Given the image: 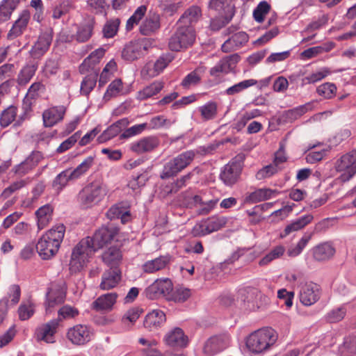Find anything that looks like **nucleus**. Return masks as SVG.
Returning a JSON list of instances; mask_svg holds the SVG:
<instances>
[{
	"label": "nucleus",
	"instance_id": "1",
	"mask_svg": "<svg viewBox=\"0 0 356 356\" xmlns=\"http://www.w3.org/2000/svg\"><path fill=\"white\" fill-rule=\"evenodd\" d=\"M65 232L63 224L54 226L39 238L36 250L42 259H49L58 251Z\"/></svg>",
	"mask_w": 356,
	"mask_h": 356
},
{
	"label": "nucleus",
	"instance_id": "2",
	"mask_svg": "<svg viewBox=\"0 0 356 356\" xmlns=\"http://www.w3.org/2000/svg\"><path fill=\"white\" fill-rule=\"evenodd\" d=\"M278 336L271 327H264L251 333L246 339V346L254 353H261L275 345Z\"/></svg>",
	"mask_w": 356,
	"mask_h": 356
},
{
	"label": "nucleus",
	"instance_id": "3",
	"mask_svg": "<svg viewBox=\"0 0 356 356\" xmlns=\"http://www.w3.org/2000/svg\"><path fill=\"white\" fill-rule=\"evenodd\" d=\"M106 193L105 184L99 180H95L81 189L78 195V200L82 207L91 208L99 203Z\"/></svg>",
	"mask_w": 356,
	"mask_h": 356
},
{
	"label": "nucleus",
	"instance_id": "4",
	"mask_svg": "<svg viewBox=\"0 0 356 356\" xmlns=\"http://www.w3.org/2000/svg\"><path fill=\"white\" fill-rule=\"evenodd\" d=\"M90 237L82 239L73 249L69 266L72 273L80 271L95 252L90 245Z\"/></svg>",
	"mask_w": 356,
	"mask_h": 356
},
{
	"label": "nucleus",
	"instance_id": "5",
	"mask_svg": "<svg viewBox=\"0 0 356 356\" xmlns=\"http://www.w3.org/2000/svg\"><path fill=\"white\" fill-rule=\"evenodd\" d=\"M195 154V151L188 150L170 159L163 165L161 178L165 179L176 176L192 163Z\"/></svg>",
	"mask_w": 356,
	"mask_h": 356
},
{
	"label": "nucleus",
	"instance_id": "6",
	"mask_svg": "<svg viewBox=\"0 0 356 356\" xmlns=\"http://www.w3.org/2000/svg\"><path fill=\"white\" fill-rule=\"evenodd\" d=\"M195 39V31L191 26L177 24V28L169 40L168 46L172 51H180L191 47Z\"/></svg>",
	"mask_w": 356,
	"mask_h": 356
},
{
	"label": "nucleus",
	"instance_id": "7",
	"mask_svg": "<svg viewBox=\"0 0 356 356\" xmlns=\"http://www.w3.org/2000/svg\"><path fill=\"white\" fill-rule=\"evenodd\" d=\"M336 170L341 172V181H349L356 173V149L343 155L335 163Z\"/></svg>",
	"mask_w": 356,
	"mask_h": 356
},
{
	"label": "nucleus",
	"instance_id": "8",
	"mask_svg": "<svg viewBox=\"0 0 356 356\" xmlns=\"http://www.w3.org/2000/svg\"><path fill=\"white\" fill-rule=\"evenodd\" d=\"M227 222L226 217L213 216L196 224L192 233L195 236H205L220 229L225 226Z\"/></svg>",
	"mask_w": 356,
	"mask_h": 356
},
{
	"label": "nucleus",
	"instance_id": "9",
	"mask_svg": "<svg viewBox=\"0 0 356 356\" xmlns=\"http://www.w3.org/2000/svg\"><path fill=\"white\" fill-rule=\"evenodd\" d=\"M152 47V42L147 39L131 42L127 44L122 52L123 58L134 60L144 56Z\"/></svg>",
	"mask_w": 356,
	"mask_h": 356
},
{
	"label": "nucleus",
	"instance_id": "10",
	"mask_svg": "<svg viewBox=\"0 0 356 356\" xmlns=\"http://www.w3.org/2000/svg\"><path fill=\"white\" fill-rule=\"evenodd\" d=\"M236 30V28L235 26H230L225 31V35H230V37L222 44L221 47L222 51L230 52L235 51L248 42L249 38L248 34L243 31L235 33Z\"/></svg>",
	"mask_w": 356,
	"mask_h": 356
},
{
	"label": "nucleus",
	"instance_id": "11",
	"mask_svg": "<svg viewBox=\"0 0 356 356\" xmlns=\"http://www.w3.org/2000/svg\"><path fill=\"white\" fill-rule=\"evenodd\" d=\"M243 170V163L239 161H232L225 165L222 170L220 177L227 186H233L239 179Z\"/></svg>",
	"mask_w": 356,
	"mask_h": 356
},
{
	"label": "nucleus",
	"instance_id": "12",
	"mask_svg": "<svg viewBox=\"0 0 356 356\" xmlns=\"http://www.w3.org/2000/svg\"><path fill=\"white\" fill-rule=\"evenodd\" d=\"M321 289L314 282H306L300 289V301L305 306H311L316 303L321 297Z\"/></svg>",
	"mask_w": 356,
	"mask_h": 356
},
{
	"label": "nucleus",
	"instance_id": "13",
	"mask_svg": "<svg viewBox=\"0 0 356 356\" xmlns=\"http://www.w3.org/2000/svg\"><path fill=\"white\" fill-rule=\"evenodd\" d=\"M173 57L169 54L161 55L154 63H148L143 68L141 74L143 76L154 77L161 73L172 60Z\"/></svg>",
	"mask_w": 356,
	"mask_h": 356
},
{
	"label": "nucleus",
	"instance_id": "14",
	"mask_svg": "<svg viewBox=\"0 0 356 356\" xmlns=\"http://www.w3.org/2000/svg\"><path fill=\"white\" fill-rule=\"evenodd\" d=\"M229 341L227 334L212 337L205 342L203 352L208 356L213 355L228 347Z\"/></svg>",
	"mask_w": 356,
	"mask_h": 356
},
{
	"label": "nucleus",
	"instance_id": "15",
	"mask_svg": "<svg viewBox=\"0 0 356 356\" xmlns=\"http://www.w3.org/2000/svg\"><path fill=\"white\" fill-rule=\"evenodd\" d=\"M146 292L147 296L151 299L159 296L168 299L170 293L172 292V282L168 278L158 279L147 289Z\"/></svg>",
	"mask_w": 356,
	"mask_h": 356
},
{
	"label": "nucleus",
	"instance_id": "16",
	"mask_svg": "<svg viewBox=\"0 0 356 356\" xmlns=\"http://www.w3.org/2000/svg\"><path fill=\"white\" fill-rule=\"evenodd\" d=\"M31 14L28 10H22L18 18L13 22L10 29L7 33V39L13 40L21 36L26 30L30 21Z\"/></svg>",
	"mask_w": 356,
	"mask_h": 356
},
{
	"label": "nucleus",
	"instance_id": "17",
	"mask_svg": "<svg viewBox=\"0 0 356 356\" xmlns=\"http://www.w3.org/2000/svg\"><path fill=\"white\" fill-rule=\"evenodd\" d=\"M66 291L63 286L53 284L47 293L45 309L47 313H51L54 307L62 304L65 298Z\"/></svg>",
	"mask_w": 356,
	"mask_h": 356
},
{
	"label": "nucleus",
	"instance_id": "18",
	"mask_svg": "<svg viewBox=\"0 0 356 356\" xmlns=\"http://www.w3.org/2000/svg\"><path fill=\"white\" fill-rule=\"evenodd\" d=\"M159 145V139L155 136H149L141 138L130 144L129 149L131 152L142 154L154 150Z\"/></svg>",
	"mask_w": 356,
	"mask_h": 356
},
{
	"label": "nucleus",
	"instance_id": "19",
	"mask_svg": "<svg viewBox=\"0 0 356 356\" xmlns=\"http://www.w3.org/2000/svg\"><path fill=\"white\" fill-rule=\"evenodd\" d=\"M58 325V321L54 319L38 327L35 332V337L38 341L54 343V334Z\"/></svg>",
	"mask_w": 356,
	"mask_h": 356
},
{
	"label": "nucleus",
	"instance_id": "20",
	"mask_svg": "<svg viewBox=\"0 0 356 356\" xmlns=\"http://www.w3.org/2000/svg\"><path fill=\"white\" fill-rule=\"evenodd\" d=\"M68 339L75 345H83L90 341L91 334L89 328L83 325H76L71 327L67 334Z\"/></svg>",
	"mask_w": 356,
	"mask_h": 356
},
{
	"label": "nucleus",
	"instance_id": "21",
	"mask_svg": "<svg viewBox=\"0 0 356 356\" xmlns=\"http://www.w3.org/2000/svg\"><path fill=\"white\" fill-rule=\"evenodd\" d=\"M42 159L40 152H33L24 161L15 165L13 171L19 176H24L35 168Z\"/></svg>",
	"mask_w": 356,
	"mask_h": 356
},
{
	"label": "nucleus",
	"instance_id": "22",
	"mask_svg": "<svg viewBox=\"0 0 356 356\" xmlns=\"http://www.w3.org/2000/svg\"><path fill=\"white\" fill-rule=\"evenodd\" d=\"M122 278L121 270L118 268H109L105 270L102 275L99 289L108 291L116 287Z\"/></svg>",
	"mask_w": 356,
	"mask_h": 356
},
{
	"label": "nucleus",
	"instance_id": "23",
	"mask_svg": "<svg viewBox=\"0 0 356 356\" xmlns=\"http://www.w3.org/2000/svg\"><path fill=\"white\" fill-rule=\"evenodd\" d=\"M66 112L64 106L51 107L42 113L43 124L46 127H51L62 121Z\"/></svg>",
	"mask_w": 356,
	"mask_h": 356
},
{
	"label": "nucleus",
	"instance_id": "24",
	"mask_svg": "<svg viewBox=\"0 0 356 356\" xmlns=\"http://www.w3.org/2000/svg\"><path fill=\"white\" fill-rule=\"evenodd\" d=\"M51 40L52 35L50 31L42 33L31 50V56L38 58L44 55L49 49Z\"/></svg>",
	"mask_w": 356,
	"mask_h": 356
},
{
	"label": "nucleus",
	"instance_id": "25",
	"mask_svg": "<svg viewBox=\"0 0 356 356\" xmlns=\"http://www.w3.org/2000/svg\"><path fill=\"white\" fill-rule=\"evenodd\" d=\"M118 298L116 293H108L98 297L92 303V309L97 312H108L113 309Z\"/></svg>",
	"mask_w": 356,
	"mask_h": 356
},
{
	"label": "nucleus",
	"instance_id": "26",
	"mask_svg": "<svg viewBox=\"0 0 356 356\" xmlns=\"http://www.w3.org/2000/svg\"><path fill=\"white\" fill-rule=\"evenodd\" d=\"M113 238V234L111 230L106 227H102L96 231L92 237H90L92 241L90 245L96 252L109 243Z\"/></svg>",
	"mask_w": 356,
	"mask_h": 356
},
{
	"label": "nucleus",
	"instance_id": "27",
	"mask_svg": "<svg viewBox=\"0 0 356 356\" xmlns=\"http://www.w3.org/2000/svg\"><path fill=\"white\" fill-rule=\"evenodd\" d=\"M106 216L111 220L120 218L123 224L131 220L129 207L127 204L123 202L112 206L106 212Z\"/></svg>",
	"mask_w": 356,
	"mask_h": 356
},
{
	"label": "nucleus",
	"instance_id": "28",
	"mask_svg": "<svg viewBox=\"0 0 356 356\" xmlns=\"http://www.w3.org/2000/svg\"><path fill=\"white\" fill-rule=\"evenodd\" d=\"M238 56L232 55L220 60L214 67L210 70V74L213 76H219L220 73L227 74L229 72L238 62Z\"/></svg>",
	"mask_w": 356,
	"mask_h": 356
},
{
	"label": "nucleus",
	"instance_id": "29",
	"mask_svg": "<svg viewBox=\"0 0 356 356\" xmlns=\"http://www.w3.org/2000/svg\"><path fill=\"white\" fill-rule=\"evenodd\" d=\"M165 343L172 347H185L188 343V337L179 327L170 330L165 336Z\"/></svg>",
	"mask_w": 356,
	"mask_h": 356
},
{
	"label": "nucleus",
	"instance_id": "30",
	"mask_svg": "<svg viewBox=\"0 0 356 356\" xmlns=\"http://www.w3.org/2000/svg\"><path fill=\"white\" fill-rule=\"evenodd\" d=\"M129 124L127 118H122L108 127L97 138L99 143H105L116 136Z\"/></svg>",
	"mask_w": 356,
	"mask_h": 356
},
{
	"label": "nucleus",
	"instance_id": "31",
	"mask_svg": "<svg viewBox=\"0 0 356 356\" xmlns=\"http://www.w3.org/2000/svg\"><path fill=\"white\" fill-rule=\"evenodd\" d=\"M166 321L165 313L160 309H154L149 312L144 320V326L152 330L157 329Z\"/></svg>",
	"mask_w": 356,
	"mask_h": 356
},
{
	"label": "nucleus",
	"instance_id": "32",
	"mask_svg": "<svg viewBox=\"0 0 356 356\" xmlns=\"http://www.w3.org/2000/svg\"><path fill=\"white\" fill-rule=\"evenodd\" d=\"M314 219L311 214L304 215L293 221L286 226L284 232L281 233L280 237L284 238L294 232L302 229L309 225Z\"/></svg>",
	"mask_w": 356,
	"mask_h": 356
},
{
	"label": "nucleus",
	"instance_id": "33",
	"mask_svg": "<svg viewBox=\"0 0 356 356\" xmlns=\"http://www.w3.org/2000/svg\"><path fill=\"white\" fill-rule=\"evenodd\" d=\"M277 191L270 188H259L252 193H247L245 197V203H257L275 197Z\"/></svg>",
	"mask_w": 356,
	"mask_h": 356
},
{
	"label": "nucleus",
	"instance_id": "34",
	"mask_svg": "<svg viewBox=\"0 0 356 356\" xmlns=\"http://www.w3.org/2000/svg\"><path fill=\"white\" fill-rule=\"evenodd\" d=\"M335 248L329 242L322 243L312 249L313 257L316 261H325L334 256Z\"/></svg>",
	"mask_w": 356,
	"mask_h": 356
},
{
	"label": "nucleus",
	"instance_id": "35",
	"mask_svg": "<svg viewBox=\"0 0 356 356\" xmlns=\"http://www.w3.org/2000/svg\"><path fill=\"white\" fill-rule=\"evenodd\" d=\"M168 256H161L152 260L147 261L143 265V270L146 273H154L164 269L170 263Z\"/></svg>",
	"mask_w": 356,
	"mask_h": 356
},
{
	"label": "nucleus",
	"instance_id": "36",
	"mask_svg": "<svg viewBox=\"0 0 356 356\" xmlns=\"http://www.w3.org/2000/svg\"><path fill=\"white\" fill-rule=\"evenodd\" d=\"M202 16V11L200 7L193 6L188 8L181 16L177 24L182 26H191L196 23Z\"/></svg>",
	"mask_w": 356,
	"mask_h": 356
},
{
	"label": "nucleus",
	"instance_id": "37",
	"mask_svg": "<svg viewBox=\"0 0 356 356\" xmlns=\"http://www.w3.org/2000/svg\"><path fill=\"white\" fill-rule=\"evenodd\" d=\"M53 207L50 204H45L35 211L37 226L39 230L48 225L52 219Z\"/></svg>",
	"mask_w": 356,
	"mask_h": 356
},
{
	"label": "nucleus",
	"instance_id": "38",
	"mask_svg": "<svg viewBox=\"0 0 356 356\" xmlns=\"http://www.w3.org/2000/svg\"><path fill=\"white\" fill-rule=\"evenodd\" d=\"M102 258L104 264L110 268H115L120 264L122 255L120 249L110 248L102 254Z\"/></svg>",
	"mask_w": 356,
	"mask_h": 356
},
{
	"label": "nucleus",
	"instance_id": "39",
	"mask_svg": "<svg viewBox=\"0 0 356 356\" xmlns=\"http://www.w3.org/2000/svg\"><path fill=\"white\" fill-rule=\"evenodd\" d=\"M160 16L153 13L145 19L140 26V32L144 35H149L160 28Z\"/></svg>",
	"mask_w": 356,
	"mask_h": 356
},
{
	"label": "nucleus",
	"instance_id": "40",
	"mask_svg": "<svg viewBox=\"0 0 356 356\" xmlns=\"http://www.w3.org/2000/svg\"><path fill=\"white\" fill-rule=\"evenodd\" d=\"M38 70V65L27 63L19 72L16 81L19 86H25L30 82Z\"/></svg>",
	"mask_w": 356,
	"mask_h": 356
},
{
	"label": "nucleus",
	"instance_id": "41",
	"mask_svg": "<svg viewBox=\"0 0 356 356\" xmlns=\"http://www.w3.org/2000/svg\"><path fill=\"white\" fill-rule=\"evenodd\" d=\"M209 8L215 10L221 14H225L229 16L227 19V23L234 15V6L231 3V0H211L209 2Z\"/></svg>",
	"mask_w": 356,
	"mask_h": 356
},
{
	"label": "nucleus",
	"instance_id": "42",
	"mask_svg": "<svg viewBox=\"0 0 356 356\" xmlns=\"http://www.w3.org/2000/svg\"><path fill=\"white\" fill-rule=\"evenodd\" d=\"M19 0H2L0 3V24L8 21L17 7Z\"/></svg>",
	"mask_w": 356,
	"mask_h": 356
},
{
	"label": "nucleus",
	"instance_id": "43",
	"mask_svg": "<svg viewBox=\"0 0 356 356\" xmlns=\"http://www.w3.org/2000/svg\"><path fill=\"white\" fill-rule=\"evenodd\" d=\"M105 50L103 48H99L92 51L83 62L79 67L81 73H85L89 69L92 68L93 65L98 63L100 59L104 56Z\"/></svg>",
	"mask_w": 356,
	"mask_h": 356
},
{
	"label": "nucleus",
	"instance_id": "44",
	"mask_svg": "<svg viewBox=\"0 0 356 356\" xmlns=\"http://www.w3.org/2000/svg\"><path fill=\"white\" fill-rule=\"evenodd\" d=\"M259 295V291L254 287H245L238 290V298L241 301L248 303H252V306H248L250 309H255V302Z\"/></svg>",
	"mask_w": 356,
	"mask_h": 356
},
{
	"label": "nucleus",
	"instance_id": "45",
	"mask_svg": "<svg viewBox=\"0 0 356 356\" xmlns=\"http://www.w3.org/2000/svg\"><path fill=\"white\" fill-rule=\"evenodd\" d=\"M95 22L90 19L83 24L79 26L75 34V39L79 42L88 41L92 35Z\"/></svg>",
	"mask_w": 356,
	"mask_h": 356
},
{
	"label": "nucleus",
	"instance_id": "46",
	"mask_svg": "<svg viewBox=\"0 0 356 356\" xmlns=\"http://www.w3.org/2000/svg\"><path fill=\"white\" fill-rule=\"evenodd\" d=\"M73 9L74 5L71 0H60L52 8V17L54 19H60Z\"/></svg>",
	"mask_w": 356,
	"mask_h": 356
},
{
	"label": "nucleus",
	"instance_id": "47",
	"mask_svg": "<svg viewBox=\"0 0 356 356\" xmlns=\"http://www.w3.org/2000/svg\"><path fill=\"white\" fill-rule=\"evenodd\" d=\"M193 201L197 207V212L199 215H207L209 213L216 207L218 202L217 199L203 201L202 198L199 195H195Z\"/></svg>",
	"mask_w": 356,
	"mask_h": 356
},
{
	"label": "nucleus",
	"instance_id": "48",
	"mask_svg": "<svg viewBox=\"0 0 356 356\" xmlns=\"http://www.w3.org/2000/svg\"><path fill=\"white\" fill-rule=\"evenodd\" d=\"M94 160V156H88L73 170L70 169V175L72 177V179L74 180H76L79 179L83 175H85L88 171V170L93 165Z\"/></svg>",
	"mask_w": 356,
	"mask_h": 356
},
{
	"label": "nucleus",
	"instance_id": "49",
	"mask_svg": "<svg viewBox=\"0 0 356 356\" xmlns=\"http://www.w3.org/2000/svg\"><path fill=\"white\" fill-rule=\"evenodd\" d=\"M163 88V83L161 81H154L150 85L146 86L140 90L137 94V98L139 100H145L156 94H158Z\"/></svg>",
	"mask_w": 356,
	"mask_h": 356
},
{
	"label": "nucleus",
	"instance_id": "50",
	"mask_svg": "<svg viewBox=\"0 0 356 356\" xmlns=\"http://www.w3.org/2000/svg\"><path fill=\"white\" fill-rule=\"evenodd\" d=\"M198 111L204 121H209L216 118L218 114V105L215 102H209L200 106Z\"/></svg>",
	"mask_w": 356,
	"mask_h": 356
},
{
	"label": "nucleus",
	"instance_id": "51",
	"mask_svg": "<svg viewBox=\"0 0 356 356\" xmlns=\"http://www.w3.org/2000/svg\"><path fill=\"white\" fill-rule=\"evenodd\" d=\"M74 180L70 175V169L65 170L59 173L52 182V187L58 193H60L70 181Z\"/></svg>",
	"mask_w": 356,
	"mask_h": 356
},
{
	"label": "nucleus",
	"instance_id": "52",
	"mask_svg": "<svg viewBox=\"0 0 356 356\" xmlns=\"http://www.w3.org/2000/svg\"><path fill=\"white\" fill-rule=\"evenodd\" d=\"M205 71L206 68L204 67H197L194 71L185 76L181 82V86L185 88H188L191 86L197 84Z\"/></svg>",
	"mask_w": 356,
	"mask_h": 356
},
{
	"label": "nucleus",
	"instance_id": "53",
	"mask_svg": "<svg viewBox=\"0 0 356 356\" xmlns=\"http://www.w3.org/2000/svg\"><path fill=\"white\" fill-rule=\"evenodd\" d=\"M17 108L10 106L4 109L0 115V126L3 128L9 126L16 118Z\"/></svg>",
	"mask_w": 356,
	"mask_h": 356
},
{
	"label": "nucleus",
	"instance_id": "54",
	"mask_svg": "<svg viewBox=\"0 0 356 356\" xmlns=\"http://www.w3.org/2000/svg\"><path fill=\"white\" fill-rule=\"evenodd\" d=\"M334 45L333 44H325L323 46H316L310 47L305 51H303L300 56L304 59H310L314 58L323 52H328L332 48Z\"/></svg>",
	"mask_w": 356,
	"mask_h": 356
},
{
	"label": "nucleus",
	"instance_id": "55",
	"mask_svg": "<svg viewBox=\"0 0 356 356\" xmlns=\"http://www.w3.org/2000/svg\"><path fill=\"white\" fill-rule=\"evenodd\" d=\"M313 102H308L304 105H301L293 109L289 110L286 111L285 116L288 120L291 121L294 120L307 111H312L313 109Z\"/></svg>",
	"mask_w": 356,
	"mask_h": 356
},
{
	"label": "nucleus",
	"instance_id": "56",
	"mask_svg": "<svg viewBox=\"0 0 356 356\" xmlns=\"http://www.w3.org/2000/svg\"><path fill=\"white\" fill-rule=\"evenodd\" d=\"M35 304L31 300L23 302L18 308L19 318L21 321L29 319L35 313Z\"/></svg>",
	"mask_w": 356,
	"mask_h": 356
},
{
	"label": "nucleus",
	"instance_id": "57",
	"mask_svg": "<svg viewBox=\"0 0 356 356\" xmlns=\"http://www.w3.org/2000/svg\"><path fill=\"white\" fill-rule=\"evenodd\" d=\"M97 79V73L92 72L87 75L81 82V92L85 95H88L96 85Z\"/></svg>",
	"mask_w": 356,
	"mask_h": 356
},
{
	"label": "nucleus",
	"instance_id": "58",
	"mask_svg": "<svg viewBox=\"0 0 356 356\" xmlns=\"http://www.w3.org/2000/svg\"><path fill=\"white\" fill-rule=\"evenodd\" d=\"M285 252V248L283 245H277L273 248L270 252L264 257L260 261L259 264L260 266H266L270 263L272 261L282 257Z\"/></svg>",
	"mask_w": 356,
	"mask_h": 356
},
{
	"label": "nucleus",
	"instance_id": "59",
	"mask_svg": "<svg viewBox=\"0 0 356 356\" xmlns=\"http://www.w3.org/2000/svg\"><path fill=\"white\" fill-rule=\"evenodd\" d=\"M257 83V81L254 79L244 80L226 89L225 93L227 95H234L250 86L256 85Z\"/></svg>",
	"mask_w": 356,
	"mask_h": 356
},
{
	"label": "nucleus",
	"instance_id": "60",
	"mask_svg": "<svg viewBox=\"0 0 356 356\" xmlns=\"http://www.w3.org/2000/svg\"><path fill=\"white\" fill-rule=\"evenodd\" d=\"M312 234H305L298 241L295 247H291L287 251L289 257H295L299 255L302 250L306 247L309 240L312 238Z\"/></svg>",
	"mask_w": 356,
	"mask_h": 356
},
{
	"label": "nucleus",
	"instance_id": "61",
	"mask_svg": "<svg viewBox=\"0 0 356 356\" xmlns=\"http://www.w3.org/2000/svg\"><path fill=\"white\" fill-rule=\"evenodd\" d=\"M147 11V7L144 5L139 6L127 22L126 29L131 31L134 26L138 24L144 17Z\"/></svg>",
	"mask_w": 356,
	"mask_h": 356
},
{
	"label": "nucleus",
	"instance_id": "62",
	"mask_svg": "<svg viewBox=\"0 0 356 356\" xmlns=\"http://www.w3.org/2000/svg\"><path fill=\"white\" fill-rule=\"evenodd\" d=\"M173 124L170 120L165 118L163 115L153 117L147 123V129H159L163 127H169Z\"/></svg>",
	"mask_w": 356,
	"mask_h": 356
},
{
	"label": "nucleus",
	"instance_id": "63",
	"mask_svg": "<svg viewBox=\"0 0 356 356\" xmlns=\"http://www.w3.org/2000/svg\"><path fill=\"white\" fill-rule=\"evenodd\" d=\"M316 92L325 99H331L335 96L337 87L334 83L327 82L318 86Z\"/></svg>",
	"mask_w": 356,
	"mask_h": 356
},
{
	"label": "nucleus",
	"instance_id": "64",
	"mask_svg": "<svg viewBox=\"0 0 356 356\" xmlns=\"http://www.w3.org/2000/svg\"><path fill=\"white\" fill-rule=\"evenodd\" d=\"M143 313V310L138 307H133L127 310L122 317V323L129 326L135 323Z\"/></svg>",
	"mask_w": 356,
	"mask_h": 356
}]
</instances>
